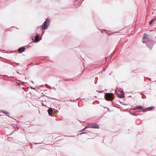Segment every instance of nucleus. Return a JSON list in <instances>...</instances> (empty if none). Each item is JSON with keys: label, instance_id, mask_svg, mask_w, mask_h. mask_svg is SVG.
<instances>
[{"label": "nucleus", "instance_id": "obj_1", "mask_svg": "<svg viewBox=\"0 0 156 156\" xmlns=\"http://www.w3.org/2000/svg\"><path fill=\"white\" fill-rule=\"evenodd\" d=\"M105 98L106 100H112L114 98L113 94L111 93H106L105 96Z\"/></svg>", "mask_w": 156, "mask_h": 156}, {"label": "nucleus", "instance_id": "obj_2", "mask_svg": "<svg viewBox=\"0 0 156 156\" xmlns=\"http://www.w3.org/2000/svg\"><path fill=\"white\" fill-rule=\"evenodd\" d=\"M50 21V19H47L43 23L42 29L44 30L46 29L49 25Z\"/></svg>", "mask_w": 156, "mask_h": 156}, {"label": "nucleus", "instance_id": "obj_3", "mask_svg": "<svg viewBox=\"0 0 156 156\" xmlns=\"http://www.w3.org/2000/svg\"><path fill=\"white\" fill-rule=\"evenodd\" d=\"M147 46L151 49L152 48L154 44V42L151 40H147L145 42Z\"/></svg>", "mask_w": 156, "mask_h": 156}, {"label": "nucleus", "instance_id": "obj_4", "mask_svg": "<svg viewBox=\"0 0 156 156\" xmlns=\"http://www.w3.org/2000/svg\"><path fill=\"white\" fill-rule=\"evenodd\" d=\"M136 109H131L130 110L129 113L132 115L136 116Z\"/></svg>", "mask_w": 156, "mask_h": 156}, {"label": "nucleus", "instance_id": "obj_5", "mask_svg": "<svg viewBox=\"0 0 156 156\" xmlns=\"http://www.w3.org/2000/svg\"><path fill=\"white\" fill-rule=\"evenodd\" d=\"M154 108V107L151 106L150 107H149L147 108H144L143 110V112H145L148 111H150Z\"/></svg>", "mask_w": 156, "mask_h": 156}, {"label": "nucleus", "instance_id": "obj_6", "mask_svg": "<svg viewBox=\"0 0 156 156\" xmlns=\"http://www.w3.org/2000/svg\"><path fill=\"white\" fill-rule=\"evenodd\" d=\"M89 127L90 128L97 129H98L99 128V125L96 124H92Z\"/></svg>", "mask_w": 156, "mask_h": 156}, {"label": "nucleus", "instance_id": "obj_7", "mask_svg": "<svg viewBox=\"0 0 156 156\" xmlns=\"http://www.w3.org/2000/svg\"><path fill=\"white\" fill-rule=\"evenodd\" d=\"M39 35L38 34H37L34 37V38L35 39V41L34 42V43H36L38 42L39 41Z\"/></svg>", "mask_w": 156, "mask_h": 156}, {"label": "nucleus", "instance_id": "obj_8", "mask_svg": "<svg viewBox=\"0 0 156 156\" xmlns=\"http://www.w3.org/2000/svg\"><path fill=\"white\" fill-rule=\"evenodd\" d=\"M25 48L24 47H23L19 48L18 49V51L20 52H23L25 51Z\"/></svg>", "mask_w": 156, "mask_h": 156}, {"label": "nucleus", "instance_id": "obj_9", "mask_svg": "<svg viewBox=\"0 0 156 156\" xmlns=\"http://www.w3.org/2000/svg\"><path fill=\"white\" fill-rule=\"evenodd\" d=\"M52 110L51 108H49L48 110V113L49 115H51L52 114Z\"/></svg>", "mask_w": 156, "mask_h": 156}, {"label": "nucleus", "instance_id": "obj_10", "mask_svg": "<svg viewBox=\"0 0 156 156\" xmlns=\"http://www.w3.org/2000/svg\"><path fill=\"white\" fill-rule=\"evenodd\" d=\"M0 112L2 113H4V114H6L7 116H8L9 114V113L8 112L5 111H4V110H1Z\"/></svg>", "mask_w": 156, "mask_h": 156}, {"label": "nucleus", "instance_id": "obj_11", "mask_svg": "<svg viewBox=\"0 0 156 156\" xmlns=\"http://www.w3.org/2000/svg\"><path fill=\"white\" fill-rule=\"evenodd\" d=\"M139 109L140 110V111H141L143 112V110L144 109L141 106H137V109Z\"/></svg>", "mask_w": 156, "mask_h": 156}, {"label": "nucleus", "instance_id": "obj_12", "mask_svg": "<svg viewBox=\"0 0 156 156\" xmlns=\"http://www.w3.org/2000/svg\"><path fill=\"white\" fill-rule=\"evenodd\" d=\"M155 20L156 18H155L151 20L149 22V25H151Z\"/></svg>", "mask_w": 156, "mask_h": 156}, {"label": "nucleus", "instance_id": "obj_13", "mask_svg": "<svg viewBox=\"0 0 156 156\" xmlns=\"http://www.w3.org/2000/svg\"><path fill=\"white\" fill-rule=\"evenodd\" d=\"M147 37L148 36L146 34H144L143 36V39H147Z\"/></svg>", "mask_w": 156, "mask_h": 156}, {"label": "nucleus", "instance_id": "obj_14", "mask_svg": "<svg viewBox=\"0 0 156 156\" xmlns=\"http://www.w3.org/2000/svg\"><path fill=\"white\" fill-rule=\"evenodd\" d=\"M47 98H48V99H53V100H56V99L55 98H51L50 97H47Z\"/></svg>", "mask_w": 156, "mask_h": 156}, {"label": "nucleus", "instance_id": "obj_15", "mask_svg": "<svg viewBox=\"0 0 156 156\" xmlns=\"http://www.w3.org/2000/svg\"><path fill=\"white\" fill-rule=\"evenodd\" d=\"M85 133V132H82V133H79V134L80 135H81V134H84V133Z\"/></svg>", "mask_w": 156, "mask_h": 156}, {"label": "nucleus", "instance_id": "obj_16", "mask_svg": "<svg viewBox=\"0 0 156 156\" xmlns=\"http://www.w3.org/2000/svg\"><path fill=\"white\" fill-rule=\"evenodd\" d=\"M32 44V43H29L28 45L29 46H30L31 45V44Z\"/></svg>", "mask_w": 156, "mask_h": 156}, {"label": "nucleus", "instance_id": "obj_17", "mask_svg": "<svg viewBox=\"0 0 156 156\" xmlns=\"http://www.w3.org/2000/svg\"><path fill=\"white\" fill-rule=\"evenodd\" d=\"M86 128H87L86 127H85L83 129H82V130H83H83H84Z\"/></svg>", "mask_w": 156, "mask_h": 156}, {"label": "nucleus", "instance_id": "obj_18", "mask_svg": "<svg viewBox=\"0 0 156 156\" xmlns=\"http://www.w3.org/2000/svg\"><path fill=\"white\" fill-rule=\"evenodd\" d=\"M142 42H143V43H145V41H142Z\"/></svg>", "mask_w": 156, "mask_h": 156}, {"label": "nucleus", "instance_id": "obj_19", "mask_svg": "<svg viewBox=\"0 0 156 156\" xmlns=\"http://www.w3.org/2000/svg\"><path fill=\"white\" fill-rule=\"evenodd\" d=\"M53 89H54L55 90V87H53Z\"/></svg>", "mask_w": 156, "mask_h": 156}, {"label": "nucleus", "instance_id": "obj_20", "mask_svg": "<svg viewBox=\"0 0 156 156\" xmlns=\"http://www.w3.org/2000/svg\"><path fill=\"white\" fill-rule=\"evenodd\" d=\"M31 82H32V83H34V82H33V81H32Z\"/></svg>", "mask_w": 156, "mask_h": 156}, {"label": "nucleus", "instance_id": "obj_21", "mask_svg": "<svg viewBox=\"0 0 156 156\" xmlns=\"http://www.w3.org/2000/svg\"><path fill=\"white\" fill-rule=\"evenodd\" d=\"M138 93L139 94H141V93H140L139 92H138Z\"/></svg>", "mask_w": 156, "mask_h": 156}, {"label": "nucleus", "instance_id": "obj_22", "mask_svg": "<svg viewBox=\"0 0 156 156\" xmlns=\"http://www.w3.org/2000/svg\"><path fill=\"white\" fill-rule=\"evenodd\" d=\"M142 98H144V97H142Z\"/></svg>", "mask_w": 156, "mask_h": 156}, {"label": "nucleus", "instance_id": "obj_23", "mask_svg": "<svg viewBox=\"0 0 156 156\" xmlns=\"http://www.w3.org/2000/svg\"><path fill=\"white\" fill-rule=\"evenodd\" d=\"M148 80H149V79H151L150 78H148L147 79Z\"/></svg>", "mask_w": 156, "mask_h": 156}]
</instances>
